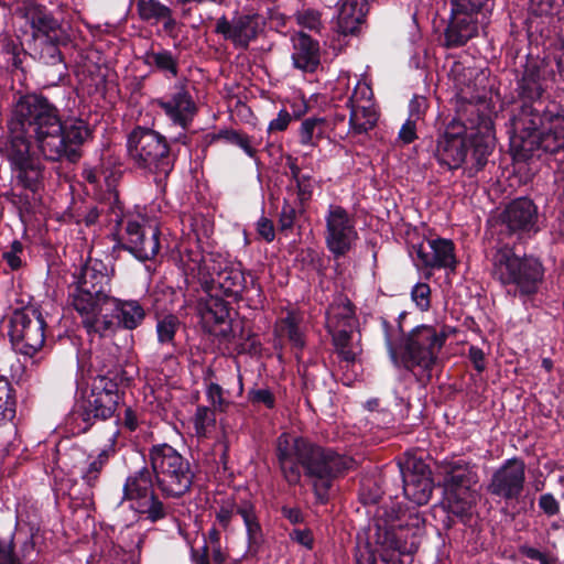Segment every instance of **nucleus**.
<instances>
[{"mask_svg": "<svg viewBox=\"0 0 564 564\" xmlns=\"http://www.w3.org/2000/svg\"><path fill=\"white\" fill-rule=\"evenodd\" d=\"M525 463L512 457L506 459L491 475L487 490L503 500H518L524 489Z\"/></svg>", "mask_w": 564, "mask_h": 564, "instance_id": "aec40b11", "label": "nucleus"}, {"mask_svg": "<svg viewBox=\"0 0 564 564\" xmlns=\"http://www.w3.org/2000/svg\"><path fill=\"white\" fill-rule=\"evenodd\" d=\"M15 406L12 386L6 377L0 376V425L14 419Z\"/></svg>", "mask_w": 564, "mask_h": 564, "instance_id": "4c0bfd02", "label": "nucleus"}, {"mask_svg": "<svg viewBox=\"0 0 564 564\" xmlns=\"http://www.w3.org/2000/svg\"><path fill=\"white\" fill-rule=\"evenodd\" d=\"M538 219V207L528 197L511 200L501 214V220L507 228L519 235L535 234L539 230Z\"/></svg>", "mask_w": 564, "mask_h": 564, "instance_id": "b1692460", "label": "nucleus"}, {"mask_svg": "<svg viewBox=\"0 0 564 564\" xmlns=\"http://www.w3.org/2000/svg\"><path fill=\"white\" fill-rule=\"evenodd\" d=\"M356 564H376V555L368 544L357 546L355 553Z\"/></svg>", "mask_w": 564, "mask_h": 564, "instance_id": "0e129e2a", "label": "nucleus"}, {"mask_svg": "<svg viewBox=\"0 0 564 564\" xmlns=\"http://www.w3.org/2000/svg\"><path fill=\"white\" fill-rule=\"evenodd\" d=\"M191 560L193 564H210L209 546L205 542L200 550H191Z\"/></svg>", "mask_w": 564, "mask_h": 564, "instance_id": "338daca9", "label": "nucleus"}, {"mask_svg": "<svg viewBox=\"0 0 564 564\" xmlns=\"http://www.w3.org/2000/svg\"><path fill=\"white\" fill-rule=\"evenodd\" d=\"M293 51L291 54L294 68L313 73L321 63L319 44L310 35L299 32L292 36Z\"/></svg>", "mask_w": 564, "mask_h": 564, "instance_id": "393cba45", "label": "nucleus"}, {"mask_svg": "<svg viewBox=\"0 0 564 564\" xmlns=\"http://www.w3.org/2000/svg\"><path fill=\"white\" fill-rule=\"evenodd\" d=\"M206 294V299L198 304V313L204 328L208 333L217 334L215 326L225 325L229 319V305L214 292Z\"/></svg>", "mask_w": 564, "mask_h": 564, "instance_id": "bb28decb", "label": "nucleus"}, {"mask_svg": "<svg viewBox=\"0 0 564 564\" xmlns=\"http://www.w3.org/2000/svg\"><path fill=\"white\" fill-rule=\"evenodd\" d=\"M492 278L508 295L528 297L535 294L544 279V267L533 256L520 257L508 247L498 249L491 259Z\"/></svg>", "mask_w": 564, "mask_h": 564, "instance_id": "0eeeda50", "label": "nucleus"}, {"mask_svg": "<svg viewBox=\"0 0 564 564\" xmlns=\"http://www.w3.org/2000/svg\"><path fill=\"white\" fill-rule=\"evenodd\" d=\"M538 505L543 514L549 518L557 516L561 511L560 501L551 492L542 494L539 497Z\"/></svg>", "mask_w": 564, "mask_h": 564, "instance_id": "3c124183", "label": "nucleus"}, {"mask_svg": "<svg viewBox=\"0 0 564 564\" xmlns=\"http://www.w3.org/2000/svg\"><path fill=\"white\" fill-rule=\"evenodd\" d=\"M324 220V239L327 250L335 259L345 257L359 239L354 215L340 205L330 204Z\"/></svg>", "mask_w": 564, "mask_h": 564, "instance_id": "a211bd4d", "label": "nucleus"}, {"mask_svg": "<svg viewBox=\"0 0 564 564\" xmlns=\"http://www.w3.org/2000/svg\"><path fill=\"white\" fill-rule=\"evenodd\" d=\"M451 15L444 32L445 46H464L478 36L491 19L496 0H449Z\"/></svg>", "mask_w": 564, "mask_h": 564, "instance_id": "f8f14e48", "label": "nucleus"}, {"mask_svg": "<svg viewBox=\"0 0 564 564\" xmlns=\"http://www.w3.org/2000/svg\"><path fill=\"white\" fill-rule=\"evenodd\" d=\"M297 216L296 208L289 202H284L280 212L279 226L282 231L293 228Z\"/></svg>", "mask_w": 564, "mask_h": 564, "instance_id": "864d4df0", "label": "nucleus"}, {"mask_svg": "<svg viewBox=\"0 0 564 564\" xmlns=\"http://www.w3.org/2000/svg\"><path fill=\"white\" fill-rule=\"evenodd\" d=\"M375 106L372 101L371 87L362 82H358L351 96L347 99L346 106Z\"/></svg>", "mask_w": 564, "mask_h": 564, "instance_id": "37998d69", "label": "nucleus"}, {"mask_svg": "<svg viewBox=\"0 0 564 564\" xmlns=\"http://www.w3.org/2000/svg\"><path fill=\"white\" fill-rule=\"evenodd\" d=\"M349 108V128L355 134L367 133L378 120L375 106H347Z\"/></svg>", "mask_w": 564, "mask_h": 564, "instance_id": "473e14b6", "label": "nucleus"}, {"mask_svg": "<svg viewBox=\"0 0 564 564\" xmlns=\"http://www.w3.org/2000/svg\"><path fill=\"white\" fill-rule=\"evenodd\" d=\"M366 0H343L337 15V29L344 34H354L365 21Z\"/></svg>", "mask_w": 564, "mask_h": 564, "instance_id": "cd10ccee", "label": "nucleus"}, {"mask_svg": "<svg viewBox=\"0 0 564 564\" xmlns=\"http://www.w3.org/2000/svg\"><path fill=\"white\" fill-rule=\"evenodd\" d=\"M326 319L328 330L355 329L356 317L351 302L346 296H337L327 310Z\"/></svg>", "mask_w": 564, "mask_h": 564, "instance_id": "c85d7f7f", "label": "nucleus"}, {"mask_svg": "<svg viewBox=\"0 0 564 564\" xmlns=\"http://www.w3.org/2000/svg\"><path fill=\"white\" fill-rule=\"evenodd\" d=\"M214 370L207 368L204 372V384L207 401L213 406L212 409L218 412H225L230 402L224 397V389L216 382H213Z\"/></svg>", "mask_w": 564, "mask_h": 564, "instance_id": "e433bc0d", "label": "nucleus"}, {"mask_svg": "<svg viewBox=\"0 0 564 564\" xmlns=\"http://www.w3.org/2000/svg\"><path fill=\"white\" fill-rule=\"evenodd\" d=\"M120 395L118 383L106 375L94 377L85 392L79 416L89 429L96 421L110 419L119 404Z\"/></svg>", "mask_w": 564, "mask_h": 564, "instance_id": "f3484780", "label": "nucleus"}, {"mask_svg": "<svg viewBox=\"0 0 564 564\" xmlns=\"http://www.w3.org/2000/svg\"><path fill=\"white\" fill-rule=\"evenodd\" d=\"M324 129V118H306L299 129L300 143L305 147H315L323 138Z\"/></svg>", "mask_w": 564, "mask_h": 564, "instance_id": "c9c22d12", "label": "nucleus"}, {"mask_svg": "<svg viewBox=\"0 0 564 564\" xmlns=\"http://www.w3.org/2000/svg\"><path fill=\"white\" fill-rule=\"evenodd\" d=\"M236 512L241 517L245 527L258 520L256 506L250 500H242L238 503Z\"/></svg>", "mask_w": 564, "mask_h": 564, "instance_id": "6e6d98bb", "label": "nucleus"}, {"mask_svg": "<svg viewBox=\"0 0 564 564\" xmlns=\"http://www.w3.org/2000/svg\"><path fill=\"white\" fill-rule=\"evenodd\" d=\"M333 337V345L341 361L347 364L355 362L360 348L357 344H354V329H337L329 330Z\"/></svg>", "mask_w": 564, "mask_h": 564, "instance_id": "f704fd0d", "label": "nucleus"}, {"mask_svg": "<svg viewBox=\"0 0 564 564\" xmlns=\"http://www.w3.org/2000/svg\"><path fill=\"white\" fill-rule=\"evenodd\" d=\"M169 121L183 130L188 129L198 112L197 104L186 82H176L161 97L153 100Z\"/></svg>", "mask_w": 564, "mask_h": 564, "instance_id": "6ab92c4d", "label": "nucleus"}, {"mask_svg": "<svg viewBox=\"0 0 564 564\" xmlns=\"http://www.w3.org/2000/svg\"><path fill=\"white\" fill-rule=\"evenodd\" d=\"M76 289L69 294V304L80 317L94 326V313L104 310L110 295V275L106 263L99 259L88 258L74 274Z\"/></svg>", "mask_w": 564, "mask_h": 564, "instance_id": "1a4fd4ad", "label": "nucleus"}, {"mask_svg": "<svg viewBox=\"0 0 564 564\" xmlns=\"http://www.w3.org/2000/svg\"><path fill=\"white\" fill-rule=\"evenodd\" d=\"M409 109L408 119H413V121L417 122L425 112L426 100L424 98L415 97L410 101Z\"/></svg>", "mask_w": 564, "mask_h": 564, "instance_id": "e2e57ef3", "label": "nucleus"}, {"mask_svg": "<svg viewBox=\"0 0 564 564\" xmlns=\"http://www.w3.org/2000/svg\"><path fill=\"white\" fill-rule=\"evenodd\" d=\"M297 195L301 202L308 200L313 194V184L310 175L303 174L295 181Z\"/></svg>", "mask_w": 564, "mask_h": 564, "instance_id": "bf43d9fd", "label": "nucleus"}, {"mask_svg": "<svg viewBox=\"0 0 564 564\" xmlns=\"http://www.w3.org/2000/svg\"><path fill=\"white\" fill-rule=\"evenodd\" d=\"M181 321L174 314L159 316L155 324L156 340L160 347L166 348L169 354L165 359L173 356L176 349V334L181 328Z\"/></svg>", "mask_w": 564, "mask_h": 564, "instance_id": "7c9ffc66", "label": "nucleus"}, {"mask_svg": "<svg viewBox=\"0 0 564 564\" xmlns=\"http://www.w3.org/2000/svg\"><path fill=\"white\" fill-rule=\"evenodd\" d=\"M245 528L248 543L247 552L254 555L258 553L260 545L263 541L262 528L259 522V519L252 523H249V525Z\"/></svg>", "mask_w": 564, "mask_h": 564, "instance_id": "49530a36", "label": "nucleus"}, {"mask_svg": "<svg viewBox=\"0 0 564 564\" xmlns=\"http://www.w3.org/2000/svg\"><path fill=\"white\" fill-rule=\"evenodd\" d=\"M218 137L225 139L228 143L239 147L249 158H256L257 151L247 134L236 130H221Z\"/></svg>", "mask_w": 564, "mask_h": 564, "instance_id": "79ce46f5", "label": "nucleus"}, {"mask_svg": "<svg viewBox=\"0 0 564 564\" xmlns=\"http://www.w3.org/2000/svg\"><path fill=\"white\" fill-rule=\"evenodd\" d=\"M440 468L447 509L459 517L468 513L475 503L473 487L479 480L476 465L463 458H454L444 460Z\"/></svg>", "mask_w": 564, "mask_h": 564, "instance_id": "ddd939ff", "label": "nucleus"}, {"mask_svg": "<svg viewBox=\"0 0 564 564\" xmlns=\"http://www.w3.org/2000/svg\"><path fill=\"white\" fill-rule=\"evenodd\" d=\"M122 501L141 500L153 494V478L151 470L144 466L130 475L122 488Z\"/></svg>", "mask_w": 564, "mask_h": 564, "instance_id": "c756f323", "label": "nucleus"}, {"mask_svg": "<svg viewBox=\"0 0 564 564\" xmlns=\"http://www.w3.org/2000/svg\"><path fill=\"white\" fill-rule=\"evenodd\" d=\"M425 520L419 511L399 514L382 508L376 520L375 542L387 564H401V557L414 554L424 532Z\"/></svg>", "mask_w": 564, "mask_h": 564, "instance_id": "423d86ee", "label": "nucleus"}, {"mask_svg": "<svg viewBox=\"0 0 564 564\" xmlns=\"http://www.w3.org/2000/svg\"><path fill=\"white\" fill-rule=\"evenodd\" d=\"M468 357L478 372H482L486 369L485 354L481 348L470 346L468 349Z\"/></svg>", "mask_w": 564, "mask_h": 564, "instance_id": "69168bd1", "label": "nucleus"}, {"mask_svg": "<svg viewBox=\"0 0 564 564\" xmlns=\"http://www.w3.org/2000/svg\"><path fill=\"white\" fill-rule=\"evenodd\" d=\"M236 510H237L236 503L226 502V503H223L219 507V509L216 511V516H215L216 521L219 523V525L224 530H227L229 528L234 516L237 514Z\"/></svg>", "mask_w": 564, "mask_h": 564, "instance_id": "5fc2aeb1", "label": "nucleus"}, {"mask_svg": "<svg viewBox=\"0 0 564 564\" xmlns=\"http://www.w3.org/2000/svg\"><path fill=\"white\" fill-rule=\"evenodd\" d=\"M290 539L307 550H312L314 546V538L310 529H294L290 532Z\"/></svg>", "mask_w": 564, "mask_h": 564, "instance_id": "13d9d810", "label": "nucleus"}, {"mask_svg": "<svg viewBox=\"0 0 564 564\" xmlns=\"http://www.w3.org/2000/svg\"><path fill=\"white\" fill-rule=\"evenodd\" d=\"M0 543L6 544L10 549V553L13 557H15L20 564H24L25 561L30 558V555L33 553L35 544L32 536L26 538V540L20 546V552L15 553V544H14V535L12 534L10 539L3 540L0 538Z\"/></svg>", "mask_w": 564, "mask_h": 564, "instance_id": "c03bdc74", "label": "nucleus"}, {"mask_svg": "<svg viewBox=\"0 0 564 564\" xmlns=\"http://www.w3.org/2000/svg\"><path fill=\"white\" fill-rule=\"evenodd\" d=\"M417 138L416 135V122L413 119H406L399 131V139L404 143L409 144Z\"/></svg>", "mask_w": 564, "mask_h": 564, "instance_id": "052dcab7", "label": "nucleus"}, {"mask_svg": "<svg viewBox=\"0 0 564 564\" xmlns=\"http://www.w3.org/2000/svg\"><path fill=\"white\" fill-rule=\"evenodd\" d=\"M193 422L196 436L199 438L207 437L209 430L216 424V411L206 405H198Z\"/></svg>", "mask_w": 564, "mask_h": 564, "instance_id": "58836bf2", "label": "nucleus"}, {"mask_svg": "<svg viewBox=\"0 0 564 564\" xmlns=\"http://www.w3.org/2000/svg\"><path fill=\"white\" fill-rule=\"evenodd\" d=\"M292 117L286 109H281L278 113V117L272 119L268 126V132H281L288 129Z\"/></svg>", "mask_w": 564, "mask_h": 564, "instance_id": "4d7b16f0", "label": "nucleus"}, {"mask_svg": "<svg viewBox=\"0 0 564 564\" xmlns=\"http://www.w3.org/2000/svg\"><path fill=\"white\" fill-rule=\"evenodd\" d=\"M148 498L149 500L145 503L140 505L139 512L153 523L165 519L169 516L170 508L154 492Z\"/></svg>", "mask_w": 564, "mask_h": 564, "instance_id": "ea45409f", "label": "nucleus"}, {"mask_svg": "<svg viewBox=\"0 0 564 564\" xmlns=\"http://www.w3.org/2000/svg\"><path fill=\"white\" fill-rule=\"evenodd\" d=\"M275 456L283 479L290 486L302 476L312 487L317 502L325 505L335 479L352 466V459L330 447H323L302 436L282 433L275 443Z\"/></svg>", "mask_w": 564, "mask_h": 564, "instance_id": "7ed1b4c3", "label": "nucleus"}, {"mask_svg": "<svg viewBox=\"0 0 564 564\" xmlns=\"http://www.w3.org/2000/svg\"><path fill=\"white\" fill-rule=\"evenodd\" d=\"M494 149L492 122L485 118L480 127L468 134L447 129L437 138L434 155L440 165L452 171L464 169L468 177H474L487 165Z\"/></svg>", "mask_w": 564, "mask_h": 564, "instance_id": "39448f33", "label": "nucleus"}, {"mask_svg": "<svg viewBox=\"0 0 564 564\" xmlns=\"http://www.w3.org/2000/svg\"><path fill=\"white\" fill-rule=\"evenodd\" d=\"M144 65L153 72L162 74L166 79L176 78L180 73V57L172 51L154 43L141 57Z\"/></svg>", "mask_w": 564, "mask_h": 564, "instance_id": "a878e982", "label": "nucleus"}, {"mask_svg": "<svg viewBox=\"0 0 564 564\" xmlns=\"http://www.w3.org/2000/svg\"><path fill=\"white\" fill-rule=\"evenodd\" d=\"M416 253L415 265L421 269H456L455 246L452 240L437 238L427 241V245H419L414 247ZM432 272L425 273V279H430Z\"/></svg>", "mask_w": 564, "mask_h": 564, "instance_id": "4be33fe9", "label": "nucleus"}, {"mask_svg": "<svg viewBox=\"0 0 564 564\" xmlns=\"http://www.w3.org/2000/svg\"><path fill=\"white\" fill-rule=\"evenodd\" d=\"M46 322L34 305L17 308L10 318L9 337L15 352L33 357L44 345Z\"/></svg>", "mask_w": 564, "mask_h": 564, "instance_id": "dca6fc26", "label": "nucleus"}, {"mask_svg": "<svg viewBox=\"0 0 564 564\" xmlns=\"http://www.w3.org/2000/svg\"><path fill=\"white\" fill-rule=\"evenodd\" d=\"M300 322L301 319L295 312H288V314L276 323L275 330L279 336L286 337L295 349L302 350L305 346V338Z\"/></svg>", "mask_w": 564, "mask_h": 564, "instance_id": "72a5a7b5", "label": "nucleus"}, {"mask_svg": "<svg viewBox=\"0 0 564 564\" xmlns=\"http://www.w3.org/2000/svg\"><path fill=\"white\" fill-rule=\"evenodd\" d=\"M116 223L119 229V246L129 251L140 261L153 259L161 247L160 229L156 223L149 220L140 215L119 216L113 212Z\"/></svg>", "mask_w": 564, "mask_h": 564, "instance_id": "4468645a", "label": "nucleus"}, {"mask_svg": "<svg viewBox=\"0 0 564 564\" xmlns=\"http://www.w3.org/2000/svg\"><path fill=\"white\" fill-rule=\"evenodd\" d=\"M127 152L135 169L153 175L158 187L164 186L175 162V155L164 135L138 126L128 134Z\"/></svg>", "mask_w": 564, "mask_h": 564, "instance_id": "6e6552de", "label": "nucleus"}, {"mask_svg": "<svg viewBox=\"0 0 564 564\" xmlns=\"http://www.w3.org/2000/svg\"><path fill=\"white\" fill-rule=\"evenodd\" d=\"M32 28L44 35H50L51 32H54L57 28V21L48 13L36 12L33 14Z\"/></svg>", "mask_w": 564, "mask_h": 564, "instance_id": "de8ad7c7", "label": "nucleus"}, {"mask_svg": "<svg viewBox=\"0 0 564 564\" xmlns=\"http://www.w3.org/2000/svg\"><path fill=\"white\" fill-rule=\"evenodd\" d=\"M399 470L403 481V494L406 499L417 506L426 505L433 491L431 470L422 462L409 458L399 463Z\"/></svg>", "mask_w": 564, "mask_h": 564, "instance_id": "412c9836", "label": "nucleus"}, {"mask_svg": "<svg viewBox=\"0 0 564 564\" xmlns=\"http://www.w3.org/2000/svg\"><path fill=\"white\" fill-rule=\"evenodd\" d=\"M189 270L192 279L197 280L205 293L217 294L220 291L224 295L238 300L247 288L241 264L219 252L203 256Z\"/></svg>", "mask_w": 564, "mask_h": 564, "instance_id": "9b49d317", "label": "nucleus"}, {"mask_svg": "<svg viewBox=\"0 0 564 564\" xmlns=\"http://www.w3.org/2000/svg\"><path fill=\"white\" fill-rule=\"evenodd\" d=\"M149 459L158 489L164 498L178 499L192 489L195 473L191 463L166 443L153 445Z\"/></svg>", "mask_w": 564, "mask_h": 564, "instance_id": "9d476101", "label": "nucleus"}, {"mask_svg": "<svg viewBox=\"0 0 564 564\" xmlns=\"http://www.w3.org/2000/svg\"><path fill=\"white\" fill-rule=\"evenodd\" d=\"M122 425L130 432H134L139 426L138 413L130 406L124 410Z\"/></svg>", "mask_w": 564, "mask_h": 564, "instance_id": "774afa93", "label": "nucleus"}, {"mask_svg": "<svg viewBox=\"0 0 564 564\" xmlns=\"http://www.w3.org/2000/svg\"><path fill=\"white\" fill-rule=\"evenodd\" d=\"M138 12L143 21H161V18L169 15V7L159 0H139Z\"/></svg>", "mask_w": 564, "mask_h": 564, "instance_id": "a19ab883", "label": "nucleus"}, {"mask_svg": "<svg viewBox=\"0 0 564 564\" xmlns=\"http://www.w3.org/2000/svg\"><path fill=\"white\" fill-rule=\"evenodd\" d=\"M384 343L389 357L398 369L411 372L417 382L426 384L438 360L447 335L430 325H419L403 333L400 324L381 322Z\"/></svg>", "mask_w": 564, "mask_h": 564, "instance_id": "20e7f679", "label": "nucleus"}, {"mask_svg": "<svg viewBox=\"0 0 564 564\" xmlns=\"http://www.w3.org/2000/svg\"><path fill=\"white\" fill-rule=\"evenodd\" d=\"M411 299L420 311H427L431 307L430 285L424 282H417L411 290Z\"/></svg>", "mask_w": 564, "mask_h": 564, "instance_id": "a18cd8bd", "label": "nucleus"}, {"mask_svg": "<svg viewBox=\"0 0 564 564\" xmlns=\"http://www.w3.org/2000/svg\"><path fill=\"white\" fill-rule=\"evenodd\" d=\"M147 316L145 307L138 300H122L110 296L104 310L94 313V326L82 325L90 336L104 337L117 328L133 330L142 325Z\"/></svg>", "mask_w": 564, "mask_h": 564, "instance_id": "2eb2a0df", "label": "nucleus"}, {"mask_svg": "<svg viewBox=\"0 0 564 564\" xmlns=\"http://www.w3.org/2000/svg\"><path fill=\"white\" fill-rule=\"evenodd\" d=\"M257 231L265 241L271 242L274 240V226L270 219L261 217L257 223Z\"/></svg>", "mask_w": 564, "mask_h": 564, "instance_id": "680f3d73", "label": "nucleus"}, {"mask_svg": "<svg viewBox=\"0 0 564 564\" xmlns=\"http://www.w3.org/2000/svg\"><path fill=\"white\" fill-rule=\"evenodd\" d=\"M555 73L544 59H530L517 79L509 129L513 148L524 153L564 150V107L545 97Z\"/></svg>", "mask_w": 564, "mask_h": 564, "instance_id": "f03ea898", "label": "nucleus"}, {"mask_svg": "<svg viewBox=\"0 0 564 564\" xmlns=\"http://www.w3.org/2000/svg\"><path fill=\"white\" fill-rule=\"evenodd\" d=\"M295 18L299 25L311 31L318 30V28L321 26V15L315 10L308 9L304 11H299L295 14Z\"/></svg>", "mask_w": 564, "mask_h": 564, "instance_id": "603ef678", "label": "nucleus"}, {"mask_svg": "<svg viewBox=\"0 0 564 564\" xmlns=\"http://www.w3.org/2000/svg\"><path fill=\"white\" fill-rule=\"evenodd\" d=\"M7 158L14 187L33 194L44 187L45 165L31 153L52 162H77L82 147L93 137L89 124L80 118L63 121L61 110L43 95L28 94L14 104L9 122Z\"/></svg>", "mask_w": 564, "mask_h": 564, "instance_id": "f257e3e1", "label": "nucleus"}, {"mask_svg": "<svg viewBox=\"0 0 564 564\" xmlns=\"http://www.w3.org/2000/svg\"><path fill=\"white\" fill-rule=\"evenodd\" d=\"M248 399L252 404H263L268 409L275 406V397L270 389H252L248 392Z\"/></svg>", "mask_w": 564, "mask_h": 564, "instance_id": "8fccbe9b", "label": "nucleus"}, {"mask_svg": "<svg viewBox=\"0 0 564 564\" xmlns=\"http://www.w3.org/2000/svg\"><path fill=\"white\" fill-rule=\"evenodd\" d=\"M23 252V245L19 240H13L10 249L2 253V259L10 267L11 270H18L22 267L21 254Z\"/></svg>", "mask_w": 564, "mask_h": 564, "instance_id": "09e8293b", "label": "nucleus"}, {"mask_svg": "<svg viewBox=\"0 0 564 564\" xmlns=\"http://www.w3.org/2000/svg\"><path fill=\"white\" fill-rule=\"evenodd\" d=\"M115 453V445L111 443L100 449L97 456L88 457L89 463L80 470V478L87 486L95 487L97 485L104 467L108 464L110 457H112Z\"/></svg>", "mask_w": 564, "mask_h": 564, "instance_id": "2f4dec72", "label": "nucleus"}, {"mask_svg": "<svg viewBox=\"0 0 564 564\" xmlns=\"http://www.w3.org/2000/svg\"><path fill=\"white\" fill-rule=\"evenodd\" d=\"M259 31V18L256 14H241L231 20L221 17L215 25V32L238 48H247L249 43L257 37Z\"/></svg>", "mask_w": 564, "mask_h": 564, "instance_id": "5701e85b", "label": "nucleus"}]
</instances>
